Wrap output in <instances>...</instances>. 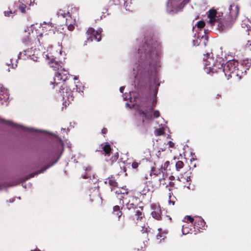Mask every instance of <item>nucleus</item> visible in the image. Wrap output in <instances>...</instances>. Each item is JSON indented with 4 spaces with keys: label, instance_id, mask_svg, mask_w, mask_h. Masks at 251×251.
Here are the masks:
<instances>
[{
    "label": "nucleus",
    "instance_id": "f257e3e1",
    "mask_svg": "<svg viewBox=\"0 0 251 251\" xmlns=\"http://www.w3.org/2000/svg\"><path fill=\"white\" fill-rule=\"evenodd\" d=\"M149 188L144 189L143 193L126 192L123 193L122 198L123 199V203H125L127 209L132 212L129 217L134 223L137 224L142 222L145 218V214L143 212L144 206L142 205V201L139 197L146 194L144 192H148Z\"/></svg>",
    "mask_w": 251,
    "mask_h": 251
},
{
    "label": "nucleus",
    "instance_id": "f03ea898",
    "mask_svg": "<svg viewBox=\"0 0 251 251\" xmlns=\"http://www.w3.org/2000/svg\"><path fill=\"white\" fill-rule=\"evenodd\" d=\"M160 44L151 37H145V42L138 50L136 58L140 61H154L158 57Z\"/></svg>",
    "mask_w": 251,
    "mask_h": 251
},
{
    "label": "nucleus",
    "instance_id": "7ed1b4c3",
    "mask_svg": "<svg viewBox=\"0 0 251 251\" xmlns=\"http://www.w3.org/2000/svg\"><path fill=\"white\" fill-rule=\"evenodd\" d=\"M211 65L212 64H205L204 70L206 73H217L218 69H223L225 73L227 71L233 72L232 67H234L233 69L236 67L235 64H212V65Z\"/></svg>",
    "mask_w": 251,
    "mask_h": 251
},
{
    "label": "nucleus",
    "instance_id": "20e7f679",
    "mask_svg": "<svg viewBox=\"0 0 251 251\" xmlns=\"http://www.w3.org/2000/svg\"><path fill=\"white\" fill-rule=\"evenodd\" d=\"M53 68V70L57 72V74L55 75V77L53 79V81H50V85H51V88L54 89L55 85H58L60 84V82H57L56 81V78L58 80L62 81L63 82L65 81L66 79H67V76L65 78L63 77L62 76V74H63V72H65L68 73V71L65 70L64 67L60 65V64H54V65L51 66Z\"/></svg>",
    "mask_w": 251,
    "mask_h": 251
},
{
    "label": "nucleus",
    "instance_id": "39448f33",
    "mask_svg": "<svg viewBox=\"0 0 251 251\" xmlns=\"http://www.w3.org/2000/svg\"><path fill=\"white\" fill-rule=\"evenodd\" d=\"M58 18L65 20V25L70 31H72L75 28V20L72 19L70 12H65V11L59 10L57 12Z\"/></svg>",
    "mask_w": 251,
    "mask_h": 251
},
{
    "label": "nucleus",
    "instance_id": "423d86ee",
    "mask_svg": "<svg viewBox=\"0 0 251 251\" xmlns=\"http://www.w3.org/2000/svg\"><path fill=\"white\" fill-rule=\"evenodd\" d=\"M59 93L65 102H67V100L68 102H71L74 100V97L71 89L67 88L64 83L59 86Z\"/></svg>",
    "mask_w": 251,
    "mask_h": 251
},
{
    "label": "nucleus",
    "instance_id": "0eeeda50",
    "mask_svg": "<svg viewBox=\"0 0 251 251\" xmlns=\"http://www.w3.org/2000/svg\"><path fill=\"white\" fill-rule=\"evenodd\" d=\"M101 31V29L95 30L92 27L89 28L86 32L87 35V41L88 42H92L93 40H96L98 42L100 41L101 40L100 33Z\"/></svg>",
    "mask_w": 251,
    "mask_h": 251
},
{
    "label": "nucleus",
    "instance_id": "6e6552de",
    "mask_svg": "<svg viewBox=\"0 0 251 251\" xmlns=\"http://www.w3.org/2000/svg\"><path fill=\"white\" fill-rule=\"evenodd\" d=\"M234 22L228 18L227 20H223L219 23L218 29L222 31H226L231 27Z\"/></svg>",
    "mask_w": 251,
    "mask_h": 251
},
{
    "label": "nucleus",
    "instance_id": "1a4fd4ad",
    "mask_svg": "<svg viewBox=\"0 0 251 251\" xmlns=\"http://www.w3.org/2000/svg\"><path fill=\"white\" fill-rule=\"evenodd\" d=\"M228 18L230 20L235 22L239 14V7L238 5L232 4L230 5L229 9Z\"/></svg>",
    "mask_w": 251,
    "mask_h": 251
},
{
    "label": "nucleus",
    "instance_id": "9d476101",
    "mask_svg": "<svg viewBox=\"0 0 251 251\" xmlns=\"http://www.w3.org/2000/svg\"><path fill=\"white\" fill-rule=\"evenodd\" d=\"M223 60L222 58H219V59L215 60L212 53H207L203 54V61L208 63H221Z\"/></svg>",
    "mask_w": 251,
    "mask_h": 251
},
{
    "label": "nucleus",
    "instance_id": "9b49d317",
    "mask_svg": "<svg viewBox=\"0 0 251 251\" xmlns=\"http://www.w3.org/2000/svg\"><path fill=\"white\" fill-rule=\"evenodd\" d=\"M205 222L204 220L200 217H196L194 226L195 227H197L198 229H204L205 227L207 226L205 225Z\"/></svg>",
    "mask_w": 251,
    "mask_h": 251
},
{
    "label": "nucleus",
    "instance_id": "f8f14e48",
    "mask_svg": "<svg viewBox=\"0 0 251 251\" xmlns=\"http://www.w3.org/2000/svg\"><path fill=\"white\" fill-rule=\"evenodd\" d=\"M217 11L216 10L211 9L209 10L207 12V17L209 19L208 22L210 23L211 25H213L216 22V15Z\"/></svg>",
    "mask_w": 251,
    "mask_h": 251
},
{
    "label": "nucleus",
    "instance_id": "ddd939ff",
    "mask_svg": "<svg viewBox=\"0 0 251 251\" xmlns=\"http://www.w3.org/2000/svg\"><path fill=\"white\" fill-rule=\"evenodd\" d=\"M105 182L108 183L110 187L111 191H113L114 190V189L116 187H118V182L116 181V180L115 179V177L111 176L109 177Z\"/></svg>",
    "mask_w": 251,
    "mask_h": 251
},
{
    "label": "nucleus",
    "instance_id": "4468645a",
    "mask_svg": "<svg viewBox=\"0 0 251 251\" xmlns=\"http://www.w3.org/2000/svg\"><path fill=\"white\" fill-rule=\"evenodd\" d=\"M124 206V203H122V206L120 208L119 205H115L113 207V213L115 215H118L119 216V219H120L122 217V215H123V212L121 210Z\"/></svg>",
    "mask_w": 251,
    "mask_h": 251
},
{
    "label": "nucleus",
    "instance_id": "2eb2a0df",
    "mask_svg": "<svg viewBox=\"0 0 251 251\" xmlns=\"http://www.w3.org/2000/svg\"><path fill=\"white\" fill-rule=\"evenodd\" d=\"M151 214L152 217L157 220H160L161 218V212L160 208L155 209L154 211H152Z\"/></svg>",
    "mask_w": 251,
    "mask_h": 251
},
{
    "label": "nucleus",
    "instance_id": "dca6fc26",
    "mask_svg": "<svg viewBox=\"0 0 251 251\" xmlns=\"http://www.w3.org/2000/svg\"><path fill=\"white\" fill-rule=\"evenodd\" d=\"M8 99V94L6 90L4 88L0 89V100L6 101Z\"/></svg>",
    "mask_w": 251,
    "mask_h": 251
},
{
    "label": "nucleus",
    "instance_id": "f3484780",
    "mask_svg": "<svg viewBox=\"0 0 251 251\" xmlns=\"http://www.w3.org/2000/svg\"><path fill=\"white\" fill-rule=\"evenodd\" d=\"M70 15L71 16V17L72 18V19L75 20V24L76 18L77 17L78 15V9L77 7H75L72 8L70 12Z\"/></svg>",
    "mask_w": 251,
    "mask_h": 251
},
{
    "label": "nucleus",
    "instance_id": "a211bd4d",
    "mask_svg": "<svg viewBox=\"0 0 251 251\" xmlns=\"http://www.w3.org/2000/svg\"><path fill=\"white\" fill-rule=\"evenodd\" d=\"M122 217L120 219H119V216H118V221L119 222V226L120 228H123L125 227L126 225V218L125 215H122Z\"/></svg>",
    "mask_w": 251,
    "mask_h": 251
},
{
    "label": "nucleus",
    "instance_id": "6ab92c4d",
    "mask_svg": "<svg viewBox=\"0 0 251 251\" xmlns=\"http://www.w3.org/2000/svg\"><path fill=\"white\" fill-rule=\"evenodd\" d=\"M104 153L109 155L111 152V148L110 145L108 143H106V144L102 147V148Z\"/></svg>",
    "mask_w": 251,
    "mask_h": 251
},
{
    "label": "nucleus",
    "instance_id": "aec40b11",
    "mask_svg": "<svg viewBox=\"0 0 251 251\" xmlns=\"http://www.w3.org/2000/svg\"><path fill=\"white\" fill-rule=\"evenodd\" d=\"M124 1V6H125V8L126 10L131 11L132 6L131 4L132 3L131 2L130 0H123Z\"/></svg>",
    "mask_w": 251,
    "mask_h": 251
},
{
    "label": "nucleus",
    "instance_id": "412c9836",
    "mask_svg": "<svg viewBox=\"0 0 251 251\" xmlns=\"http://www.w3.org/2000/svg\"><path fill=\"white\" fill-rule=\"evenodd\" d=\"M19 9L22 13L25 14L29 8L25 4L22 3L19 5Z\"/></svg>",
    "mask_w": 251,
    "mask_h": 251
},
{
    "label": "nucleus",
    "instance_id": "4be33fe9",
    "mask_svg": "<svg viewBox=\"0 0 251 251\" xmlns=\"http://www.w3.org/2000/svg\"><path fill=\"white\" fill-rule=\"evenodd\" d=\"M184 167V163L181 161H178L176 163V169L177 171H179Z\"/></svg>",
    "mask_w": 251,
    "mask_h": 251
},
{
    "label": "nucleus",
    "instance_id": "5701e85b",
    "mask_svg": "<svg viewBox=\"0 0 251 251\" xmlns=\"http://www.w3.org/2000/svg\"><path fill=\"white\" fill-rule=\"evenodd\" d=\"M170 166V162L169 161H167L165 162L163 165H162L161 168L164 170V171H166V172L168 170H170V168L169 167Z\"/></svg>",
    "mask_w": 251,
    "mask_h": 251
},
{
    "label": "nucleus",
    "instance_id": "b1692460",
    "mask_svg": "<svg viewBox=\"0 0 251 251\" xmlns=\"http://www.w3.org/2000/svg\"><path fill=\"white\" fill-rule=\"evenodd\" d=\"M205 23L203 21H200L197 22L196 26L200 30L204 26Z\"/></svg>",
    "mask_w": 251,
    "mask_h": 251
},
{
    "label": "nucleus",
    "instance_id": "393cba45",
    "mask_svg": "<svg viewBox=\"0 0 251 251\" xmlns=\"http://www.w3.org/2000/svg\"><path fill=\"white\" fill-rule=\"evenodd\" d=\"M242 27L244 28H246V31H247L248 35L250 34L251 26L249 25L246 24L245 22H243V23L242 24Z\"/></svg>",
    "mask_w": 251,
    "mask_h": 251
},
{
    "label": "nucleus",
    "instance_id": "a878e982",
    "mask_svg": "<svg viewBox=\"0 0 251 251\" xmlns=\"http://www.w3.org/2000/svg\"><path fill=\"white\" fill-rule=\"evenodd\" d=\"M165 238V235L163 233H158L156 235V239L159 242H161L162 240H164Z\"/></svg>",
    "mask_w": 251,
    "mask_h": 251
},
{
    "label": "nucleus",
    "instance_id": "bb28decb",
    "mask_svg": "<svg viewBox=\"0 0 251 251\" xmlns=\"http://www.w3.org/2000/svg\"><path fill=\"white\" fill-rule=\"evenodd\" d=\"M164 133V129L158 128L155 130V134L157 136H160L163 135Z\"/></svg>",
    "mask_w": 251,
    "mask_h": 251
},
{
    "label": "nucleus",
    "instance_id": "cd10ccee",
    "mask_svg": "<svg viewBox=\"0 0 251 251\" xmlns=\"http://www.w3.org/2000/svg\"><path fill=\"white\" fill-rule=\"evenodd\" d=\"M185 220L187 221H189L190 223L193 224V222L195 223V218H194L193 217L191 216H186L184 218Z\"/></svg>",
    "mask_w": 251,
    "mask_h": 251
},
{
    "label": "nucleus",
    "instance_id": "c85d7f7f",
    "mask_svg": "<svg viewBox=\"0 0 251 251\" xmlns=\"http://www.w3.org/2000/svg\"><path fill=\"white\" fill-rule=\"evenodd\" d=\"M171 187V188H177V187H176V184H175V182L173 181H171L170 180L168 184H167L166 186V187L167 188V187Z\"/></svg>",
    "mask_w": 251,
    "mask_h": 251
},
{
    "label": "nucleus",
    "instance_id": "c756f323",
    "mask_svg": "<svg viewBox=\"0 0 251 251\" xmlns=\"http://www.w3.org/2000/svg\"><path fill=\"white\" fill-rule=\"evenodd\" d=\"M181 0H168L169 2H170L171 5L172 6H175L177 3L180 2ZM169 4V3H168Z\"/></svg>",
    "mask_w": 251,
    "mask_h": 251
},
{
    "label": "nucleus",
    "instance_id": "7c9ffc66",
    "mask_svg": "<svg viewBox=\"0 0 251 251\" xmlns=\"http://www.w3.org/2000/svg\"><path fill=\"white\" fill-rule=\"evenodd\" d=\"M153 116L154 118H157L160 116V112L158 110L153 111Z\"/></svg>",
    "mask_w": 251,
    "mask_h": 251
},
{
    "label": "nucleus",
    "instance_id": "2f4dec72",
    "mask_svg": "<svg viewBox=\"0 0 251 251\" xmlns=\"http://www.w3.org/2000/svg\"><path fill=\"white\" fill-rule=\"evenodd\" d=\"M139 164V163L134 161L132 163L131 166L133 169H137L138 167Z\"/></svg>",
    "mask_w": 251,
    "mask_h": 251
},
{
    "label": "nucleus",
    "instance_id": "473e14b6",
    "mask_svg": "<svg viewBox=\"0 0 251 251\" xmlns=\"http://www.w3.org/2000/svg\"><path fill=\"white\" fill-rule=\"evenodd\" d=\"M139 113L140 115H143L145 117H147V112L146 111L140 110H139Z\"/></svg>",
    "mask_w": 251,
    "mask_h": 251
},
{
    "label": "nucleus",
    "instance_id": "72a5a7b5",
    "mask_svg": "<svg viewBox=\"0 0 251 251\" xmlns=\"http://www.w3.org/2000/svg\"><path fill=\"white\" fill-rule=\"evenodd\" d=\"M190 0H184L182 2H180V5L182 7H183L185 4L189 2Z\"/></svg>",
    "mask_w": 251,
    "mask_h": 251
},
{
    "label": "nucleus",
    "instance_id": "f704fd0d",
    "mask_svg": "<svg viewBox=\"0 0 251 251\" xmlns=\"http://www.w3.org/2000/svg\"><path fill=\"white\" fill-rule=\"evenodd\" d=\"M170 148H174L175 144L172 141H169L168 143Z\"/></svg>",
    "mask_w": 251,
    "mask_h": 251
},
{
    "label": "nucleus",
    "instance_id": "c9c22d12",
    "mask_svg": "<svg viewBox=\"0 0 251 251\" xmlns=\"http://www.w3.org/2000/svg\"><path fill=\"white\" fill-rule=\"evenodd\" d=\"M4 14L5 16H9L10 14H12V11L9 10L8 11H5Z\"/></svg>",
    "mask_w": 251,
    "mask_h": 251
},
{
    "label": "nucleus",
    "instance_id": "e433bc0d",
    "mask_svg": "<svg viewBox=\"0 0 251 251\" xmlns=\"http://www.w3.org/2000/svg\"><path fill=\"white\" fill-rule=\"evenodd\" d=\"M38 174H39V173H38L37 172H36L34 173L31 174L29 175V176L28 178H31V177H33L35 175H38Z\"/></svg>",
    "mask_w": 251,
    "mask_h": 251
},
{
    "label": "nucleus",
    "instance_id": "4c0bfd02",
    "mask_svg": "<svg viewBox=\"0 0 251 251\" xmlns=\"http://www.w3.org/2000/svg\"><path fill=\"white\" fill-rule=\"evenodd\" d=\"M107 132V130L106 128H103L101 130V133L103 134H105Z\"/></svg>",
    "mask_w": 251,
    "mask_h": 251
},
{
    "label": "nucleus",
    "instance_id": "58836bf2",
    "mask_svg": "<svg viewBox=\"0 0 251 251\" xmlns=\"http://www.w3.org/2000/svg\"><path fill=\"white\" fill-rule=\"evenodd\" d=\"M171 198V193H169V199H170L169 202L170 203H172L173 205H174L175 203V201H172L170 200Z\"/></svg>",
    "mask_w": 251,
    "mask_h": 251
},
{
    "label": "nucleus",
    "instance_id": "ea45409f",
    "mask_svg": "<svg viewBox=\"0 0 251 251\" xmlns=\"http://www.w3.org/2000/svg\"><path fill=\"white\" fill-rule=\"evenodd\" d=\"M124 89H125V87H123V86L121 87L120 88V92L123 93Z\"/></svg>",
    "mask_w": 251,
    "mask_h": 251
},
{
    "label": "nucleus",
    "instance_id": "a19ab883",
    "mask_svg": "<svg viewBox=\"0 0 251 251\" xmlns=\"http://www.w3.org/2000/svg\"><path fill=\"white\" fill-rule=\"evenodd\" d=\"M169 179L171 181H173L175 179V176H169Z\"/></svg>",
    "mask_w": 251,
    "mask_h": 251
},
{
    "label": "nucleus",
    "instance_id": "79ce46f5",
    "mask_svg": "<svg viewBox=\"0 0 251 251\" xmlns=\"http://www.w3.org/2000/svg\"><path fill=\"white\" fill-rule=\"evenodd\" d=\"M222 97L221 95L220 94H217L216 96V99H219Z\"/></svg>",
    "mask_w": 251,
    "mask_h": 251
},
{
    "label": "nucleus",
    "instance_id": "37998d69",
    "mask_svg": "<svg viewBox=\"0 0 251 251\" xmlns=\"http://www.w3.org/2000/svg\"><path fill=\"white\" fill-rule=\"evenodd\" d=\"M146 120H150L151 119V116H149L147 114V117H145Z\"/></svg>",
    "mask_w": 251,
    "mask_h": 251
},
{
    "label": "nucleus",
    "instance_id": "c03bdc74",
    "mask_svg": "<svg viewBox=\"0 0 251 251\" xmlns=\"http://www.w3.org/2000/svg\"><path fill=\"white\" fill-rule=\"evenodd\" d=\"M5 122V121L4 120L0 118V122L4 123Z\"/></svg>",
    "mask_w": 251,
    "mask_h": 251
},
{
    "label": "nucleus",
    "instance_id": "a18cd8bd",
    "mask_svg": "<svg viewBox=\"0 0 251 251\" xmlns=\"http://www.w3.org/2000/svg\"><path fill=\"white\" fill-rule=\"evenodd\" d=\"M48 25H50V26L51 27H53L54 26V24H53L52 23H50V24H49Z\"/></svg>",
    "mask_w": 251,
    "mask_h": 251
},
{
    "label": "nucleus",
    "instance_id": "49530a36",
    "mask_svg": "<svg viewBox=\"0 0 251 251\" xmlns=\"http://www.w3.org/2000/svg\"><path fill=\"white\" fill-rule=\"evenodd\" d=\"M68 74V73H65V72H63V74H62V75H65H65H66Z\"/></svg>",
    "mask_w": 251,
    "mask_h": 251
},
{
    "label": "nucleus",
    "instance_id": "de8ad7c7",
    "mask_svg": "<svg viewBox=\"0 0 251 251\" xmlns=\"http://www.w3.org/2000/svg\"><path fill=\"white\" fill-rule=\"evenodd\" d=\"M190 180V176H188L187 178V181H188Z\"/></svg>",
    "mask_w": 251,
    "mask_h": 251
},
{
    "label": "nucleus",
    "instance_id": "09e8293b",
    "mask_svg": "<svg viewBox=\"0 0 251 251\" xmlns=\"http://www.w3.org/2000/svg\"><path fill=\"white\" fill-rule=\"evenodd\" d=\"M73 79H74V80H77V79H78V77H77L76 76H75V77H74Z\"/></svg>",
    "mask_w": 251,
    "mask_h": 251
},
{
    "label": "nucleus",
    "instance_id": "8fccbe9b",
    "mask_svg": "<svg viewBox=\"0 0 251 251\" xmlns=\"http://www.w3.org/2000/svg\"><path fill=\"white\" fill-rule=\"evenodd\" d=\"M231 61V60H228L226 61V63H229Z\"/></svg>",
    "mask_w": 251,
    "mask_h": 251
},
{
    "label": "nucleus",
    "instance_id": "3c124183",
    "mask_svg": "<svg viewBox=\"0 0 251 251\" xmlns=\"http://www.w3.org/2000/svg\"><path fill=\"white\" fill-rule=\"evenodd\" d=\"M46 170V168H45V169H44V170H43V171H41L40 172H39V173H42L44 171H45Z\"/></svg>",
    "mask_w": 251,
    "mask_h": 251
},
{
    "label": "nucleus",
    "instance_id": "603ef678",
    "mask_svg": "<svg viewBox=\"0 0 251 251\" xmlns=\"http://www.w3.org/2000/svg\"><path fill=\"white\" fill-rule=\"evenodd\" d=\"M46 170V168H45V169H44V170H43V171H41L40 172H39V173H42L44 171H45Z\"/></svg>",
    "mask_w": 251,
    "mask_h": 251
},
{
    "label": "nucleus",
    "instance_id": "864d4df0",
    "mask_svg": "<svg viewBox=\"0 0 251 251\" xmlns=\"http://www.w3.org/2000/svg\"><path fill=\"white\" fill-rule=\"evenodd\" d=\"M46 170V168H45V169H44V170H43V171H41L40 172H39V173H42L44 171H45Z\"/></svg>",
    "mask_w": 251,
    "mask_h": 251
},
{
    "label": "nucleus",
    "instance_id": "5fc2aeb1",
    "mask_svg": "<svg viewBox=\"0 0 251 251\" xmlns=\"http://www.w3.org/2000/svg\"><path fill=\"white\" fill-rule=\"evenodd\" d=\"M7 64V65H8V66H9L10 64H11V65H13V64H13V63H12V64Z\"/></svg>",
    "mask_w": 251,
    "mask_h": 251
},
{
    "label": "nucleus",
    "instance_id": "6e6d98bb",
    "mask_svg": "<svg viewBox=\"0 0 251 251\" xmlns=\"http://www.w3.org/2000/svg\"><path fill=\"white\" fill-rule=\"evenodd\" d=\"M31 251H40L39 250H32Z\"/></svg>",
    "mask_w": 251,
    "mask_h": 251
},
{
    "label": "nucleus",
    "instance_id": "4d7b16f0",
    "mask_svg": "<svg viewBox=\"0 0 251 251\" xmlns=\"http://www.w3.org/2000/svg\"><path fill=\"white\" fill-rule=\"evenodd\" d=\"M83 178H87V177L85 176H84Z\"/></svg>",
    "mask_w": 251,
    "mask_h": 251
},
{
    "label": "nucleus",
    "instance_id": "13d9d810",
    "mask_svg": "<svg viewBox=\"0 0 251 251\" xmlns=\"http://www.w3.org/2000/svg\"><path fill=\"white\" fill-rule=\"evenodd\" d=\"M15 65L16 67H17V64H15Z\"/></svg>",
    "mask_w": 251,
    "mask_h": 251
},
{
    "label": "nucleus",
    "instance_id": "bf43d9fd",
    "mask_svg": "<svg viewBox=\"0 0 251 251\" xmlns=\"http://www.w3.org/2000/svg\"><path fill=\"white\" fill-rule=\"evenodd\" d=\"M169 190L170 191H171V188H169Z\"/></svg>",
    "mask_w": 251,
    "mask_h": 251
},
{
    "label": "nucleus",
    "instance_id": "052dcab7",
    "mask_svg": "<svg viewBox=\"0 0 251 251\" xmlns=\"http://www.w3.org/2000/svg\"><path fill=\"white\" fill-rule=\"evenodd\" d=\"M152 109H153V107H151V110H152Z\"/></svg>",
    "mask_w": 251,
    "mask_h": 251
},
{
    "label": "nucleus",
    "instance_id": "680f3d73",
    "mask_svg": "<svg viewBox=\"0 0 251 251\" xmlns=\"http://www.w3.org/2000/svg\"><path fill=\"white\" fill-rule=\"evenodd\" d=\"M142 122H143V123H144V119H143V120H142Z\"/></svg>",
    "mask_w": 251,
    "mask_h": 251
}]
</instances>
